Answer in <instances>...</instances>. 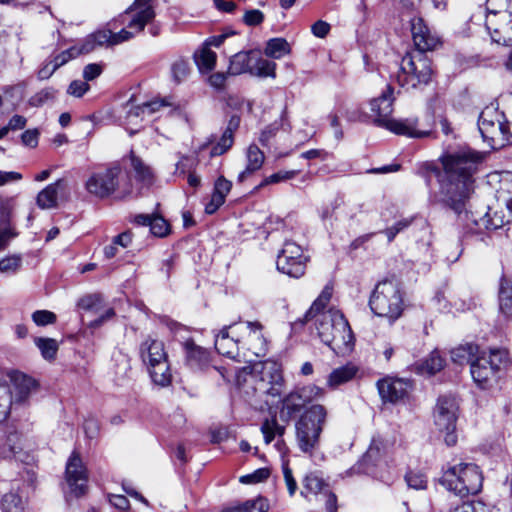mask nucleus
Instances as JSON below:
<instances>
[{
    "label": "nucleus",
    "instance_id": "f704fd0d",
    "mask_svg": "<svg viewBox=\"0 0 512 512\" xmlns=\"http://www.w3.org/2000/svg\"><path fill=\"white\" fill-rule=\"evenodd\" d=\"M20 437L15 431H2L0 434V454L3 457H11L20 449Z\"/></svg>",
    "mask_w": 512,
    "mask_h": 512
},
{
    "label": "nucleus",
    "instance_id": "20e7f679",
    "mask_svg": "<svg viewBox=\"0 0 512 512\" xmlns=\"http://www.w3.org/2000/svg\"><path fill=\"white\" fill-rule=\"evenodd\" d=\"M327 418L323 405L315 404L307 408L295 423L298 448L305 454L313 455L320 446V436Z\"/></svg>",
    "mask_w": 512,
    "mask_h": 512
},
{
    "label": "nucleus",
    "instance_id": "b1692460",
    "mask_svg": "<svg viewBox=\"0 0 512 512\" xmlns=\"http://www.w3.org/2000/svg\"><path fill=\"white\" fill-rule=\"evenodd\" d=\"M186 365L194 371H206L210 367L211 356L208 350L197 345L194 340L184 341Z\"/></svg>",
    "mask_w": 512,
    "mask_h": 512
},
{
    "label": "nucleus",
    "instance_id": "aec40b11",
    "mask_svg": "<svg viewBox=\"0 0 512 512\" xmlns=\"http://www.w3.org/2000/svg\"><path fill=\"white\" fill-rule=\"evenodd\" d=\"M471 221L475 224L476 230H496L502 228L512 221V209L501 206L498 201L492 206L488 207V211L479 219L474 217L471 213Z\"/></svg>",
    "mask_w": 512,
    "mask_h": 512
},
{
    "label": "nucleus",
    "instance_id": "e433bc0d",
    "mask_svg": "<svg viewBox=\"0 0 512 512\" xmlns=\"http://www.w3.org/2000/svg\"><path fill=\"white\" fill-rule=\"evenodd\" d=\"M1 509L3 512H27V501L18 493L10 492L3 496Z\"/></svg>",
    "mask_w": 512,
    "mask_h": 512
},
{
    "label": "nucleus",
    "instance_id": "ddd939ff",
    "mask_svg": "<svg viewBox=\"0 0 512 512\" xmlns=\"http://www.w3.org/2000/svg\"><path fill=\"white\" fill-rule=\"evenodd\" d=\"M505 353L501 350H491L489 354L482 352L472 361L470 366L474 382L481 388H486L492 380L496 379L500 365L503 363Z\"/></svg>",
    "mask_w": 512,
    "mask_h": 512
},
{
    "label": "nucleus",
    "instance_id": "a211bd4d",
    "mask_svg": "<svg viewBox=\"0 0 512 512\" xmlns=\"http://www.w3.org/2000/svg\"><path fill=\"white\" fill-rule=\"evenodd\" d=\"M65 479L70 492L80 497L86 493L88 475L78 452H72L66 464Z\"/></svg>",
    "mask_w": 512,
    "mask_h": 512
},
{
    "label": "nucleus",
    "instance_id": "de8ad7c7",
    "mask_svg": "<svg viewBox=\"0 0 512 512\" xmlns=\"http://www.w3.org/2000/svg\"><path fill=\"white\" fill-rule=\"evenodd\" d=\"M102 303L103 299L101 295L92 294L82 297L78 302V306L82 310L97 313L102 308Z\"/></svg>",
    "mask_w": 512,
    "mask_h": 512
},
{
    "label": "nucleus",
    "instance_id": "f257e3e1",
    "mask_svg": "<svg viewBox=\"0 0 512 512\" xmlns=\"http://www.w3.org/2000/svg\"><path fill=\"white\" fill-rule=\"evenodd\" d=\"M483 160V154L470 148H461L446 153L441 157L443 172L438 173L440 184L439 195L435 201L444 204L461 215L466 210V204L474 193V174Z\"/></svg>",
    "mask_w": 512,
    "mask_h": 512
},
{
    "label": "nucleus",
    "instance_id": "0eeeda50",
    "mask_svg": "<svg viewBox=\"0 0 512 512\" xmlns=\"http://www.w3.org/2000/svg\"><path fill=\"white\" fill-rule=\"evenodd\" d=\"M478 128L483 140L492 149H501L512 144V124L493 106L482 110L478 119Z\"/></svg>",
    "mask_w": 512,
    "mask_h": 512
},
{
    "label": "nucleus",
    "instance_id": "7c9ffc66",
    "mask_svg": "<svg viewBox=\"0 0 512 512\" xmlns=\"http://www.w3.org/2000/svg\"><path fill=\"white\" fill-rule=\"evenodd\" d=\"M481 353L478 345L466 343L451 350V359L456 364L463 365L464 363H469L471 365L472 361Z\"/></svg>",
    "mask_w": 512,
    "mask_h": 512
},
{
    "label": "nucleus",
    "instance_id": "c756f323",
    "mask_svg": "<svg viewBox=\"0 0 512 512\" xmlns=\"http://www.w3.org/2000/svg\"><path fill=\"white\" fill-rule=\"evenodd\" d=\"M254 50L240 51L230 58L228 73L231 75H240L249 73L252 67Z\"/></svg>",
    "mask_w": 512,
    "mask_h": 512
},
{
    "label": "nucleus",
    "instance_id": "09e8293b",
    "mask_svg": "<svg viewBox=\"0 0 512 512\" xmlns=\"http://www.w3.org/2000/svg\"><path fill=\"white\" fill-rule=\"evenodd\" d=\"M11 410V395L10 389L4 384L0 383V423L6 420Z\"/></svg>",
    "mask_w": 512,
    "mask_h": 512
},
{
    "label": "nucleus",
    "instance_id": "c03bdc74",
    "mask_svg": "<svg viewBox=\"0 0 512 512\" xmlns=\"http://www.w3.org/2000/svg\"><path fill=\"white\" fill-rule=\"evenodd\" d=\"M168 103L165 100H152L150 102L143 103L130 110L128 116H140V115H151L158 111L161 107L167 106Z\"/></svg>",
    "mask_w": 512,
    "mask_h": 512
},
{
    "label": "nucleus",
    "instance_id": "4468645a",
    "mask_svg": "<svg viewBox=\"0 0 512 512\" xmlns=\"http://www.w3.org/2000/svg\"><path fill=\"white\" fill-rule=\"evenodd\" d=\"M309 258L300 245L293 241H286L277 257L279 272L292 278H300L305 274Z\"/></svg>",
    "mask_w": 512,
    "mask_h": 512
},
{
    "label": "nucleus",
    "instance_id": "412c9836",
    "mask_svg": "<svg viewBox=\"0 0 512 512\" xmlns=\"http://www.w3.org/2000/svg\"><path fill=\"white\" fill-rule=\"evenodd\" d=\"M410 24L412 39L416 47L415 51L426 52L436 48L439 44V38L426 25L423 18L413 17Z\"/></svg>",
    "mask_w": 512,
    "mask_h": 512
},
{
    "label": "nucleus",
    "instance_id": "603ef678",
    "mask_svg": "<svg viewBox=\"0 0 512 512\" xmlns=\"http://www.w3.org/2000/svg\"><path fill=\"white\" fill-rule=\"evenodd\" d=\"M233 136L229 132H223L222 137L211 149V156H220L227 152L233 145Z\"/></svg>",
    "mask_w": 512,
    "mask_h": 512
},
{
    "label": "nucleus",
    "instance_id": "a878e982",
    "mask_svg": "<svg viewBox=\"0 0 512 512\" xmlns=\"http://www.w3.org/2000/svg\"><path fill=\"white\" fill-rule=\"evenodd\" d=\"M377 387L383 401L396 403L406 396L409 383L403 379L385 378L378 381Z\"/></svg>",
    "mask_w": 512,
    "mask_h": 512
},
{
    "label": "nucleus",
    "instance_id": "1a4fd4ad",
    "mask_svg": "<svg viewBox=\"0 0 512 512\" xmlns=\"http://www.w3.org/2000/svg\"><path fill=\"white\" fill-rule=\"evenodd\" d=\"M140 356L153 382L162 387L171 383L172 374L164 343L148 338L140 345Z\"/></svg>",
    "mask_w": 512,
    "mask_h": 512
},
{
    "label": "nucleus",
    "instance_id": "f8f14e48",
    "mask_svg": "<svg viewBox=\"0 0 512 512\" xmlns=\"http://www.w3.org/2000/svg\"><path fill=\"white\" fill-rule=\"evenodd\" d=\"M458 410V403L452 396L439 397L434 409V424L444 434V441L448 446H454L457 442L455 431Z\"/></svg>",
    "mask_w": 512,
    "mask_h": 512
},
{
    "label": "nucleus",
    "instance_id": "393cba45",
    "mask_svg": "<svg viewBox=\"0 0 512 512\" xmlns=\"http://www.w3.org/2000/svg\"><path fill=\"white\" fill-rule=\"evenodd\" d=\"M152 0H135L133 5L126 11L131 15L129 27L136 31H143L147 23L155 17Z\"/></svg>",
    "mask_w": 512,
    "mask_h": 512
},
{
    "label": "nucleus",
    "instance_id": "5fc2aeb1",
    "mask_svg": "<svg viewBox=\"0 0 512 512\" xmlns=\"http://www.w3.org/2000/svg\"><path fill=\"white\" fill-rule=\"evenodd\" d=\"M32 320L37 326H46L56 322V315L48 310H37L32 314Z\"/></svg>",
    "mask_w": 512,
    "mask_h": 512
},
{
    "label": "nucleus",
    "instance_id": "4c0bfd02",
    "mask_svg": "<svg viewBox=\"0 0 512 512\" xmlns=\"http://www.w3.org/2000/svg\"><path fill=\"white\" fill-rule=\"evenodd\" d=\"M130 159L133 170L136 173V178L144 185L150 186L154 179L152 169L133 153L131 154Z\"/></svg>",
    "mask_w": 512,
    "mask_h": 512
},
{
    "label": "nucleus",
    "instance_id": "58836bf2",
    "mask_svg": "<svg viewBox=\"0 0 512 512\" xmlns=\"http://www.w3.org/2000/svg\"><path fill=\"white\" fill-rule=\"evenodd\" d=\"M269 505L263 497L247 500L241 505L228 508L223 512H267Z\"/></svg>",
    "mask_w": 512,
    "mask_h": 512
},
{
    "label": "nucleus",
    "instance_id": "9d476101",
    "mask_svg": "<svg viewBox=\"0 0 512 512\" xmlns=\"http://www.w3.org/2000/svg\"><path fill=\"white\" fill-rule=\"evenodd\" d=\"M369 305L377 316L397 319L403 310L402 295L397 283L388 280L378 283Z\"/></svg>",
    "mask_w": 512,
    "mask_h": 512
},
{
    "label": "nucleus",
    "instance_id": "8fccbe9b",
    "mask_svg": "<svg viewBox=\"0 0 512 512\" xmlns=\"http://www.w3.org/2000/svg\"><path fill=\"white\" fill-rule=\"evenodd\" d=\"M190 72L189 63L184 59L176 60L171 66L172 78L176 83L184 81Z\"/></svg>",
    "mask_w": 512,
    "mask_h": 512
},
{
    "label": "nucleus",
    "instance_id": "a18cd8bd",
    "mask_svg": "<svg viewBox=\"0 0 512 512\" xmlns=\"http://www.w3.org/2000/svg\"><path fill=\"white\" fill-rule=\"evenodd\" d=\"M261 432L263 433L266 444L272 442L276 434L282 435L284 428L281 427L275 418L266 419L261 425Z\"/></svg>",
    "mask_w": 512,
    "mask_h": 512
},
{
    "label": "nucleus",
    "instance_id": "7ed1b4c3",
    "mask_svg": "<svg viewBox=\"0 0 512 512\" xmlns=\"http://www.w3.org/2000/svg\"><path fill=\"white\" fill-rule=\"evenodd\" d=\"M393 88L388 85L383 93L370 101V109L375 116L374 122L378 126L385 127L395 134L412 138H423L429 135L428 131L418 130L415 120H395L390 116L393 112Z\"/></svg>",
    "mask_w": 512,
    "mask_h": 512
},
{
    "label": "nucleus",
    "instance_id": "79ce46f5",
    "mask_svg": "<svg viewBox=\"0 0 512 512\" xmlns=\"http://www.w3.org/2000/svg\"><path fill=\"white\" fill-rule=\"evenodd\" d=\"M326 486L327 484L324 482L323 478L317 473L312 472L305 476L303 480L304 491H302L301 494L304 495L306 491L317 495L318 493H321Z\"/></svg>",
    "mask_w": 512,
    "mask_h": 512
},
{
    "label": "nucleus",
    "instance_id": "338daca9",
    "mask_svg": "<svg viewBox=\"0 0 512 512\" xmlns=\"http://www.w3.org/2000/svg\"><path fill=\"white\" fill-rule=\"evenodd\" d=\"M13 237H15V233L10 223L0 226V251L7 247Z\"/></svg>",
    "mask_w": 512,
    "mask_h": 512
},
{
    "label": "nucleus",
    "instance_id": "5701e85b",
    "mask_svg": "<svg viewBox=\"0 0 512 512\" xmlns=\"http://www.w3.org/2000/svg\"><path fill=\"white\" fill-rule=\"evenodd\" d=\"M247 336L243 338V347L255 356H264L267 351V341L263 335V326L258 321H247L244 324Z\"/></svg>",
    "mask_w": 512,
    "mask_h": 512
},
{
    "label": "nucleus",
    "instance_id": "4be33fe9",
    "mask_svg": "<svg viewBox=\"0 0 512 512\" xmlns=\"http://www.w3.org/2000/svg\"><path fill=\"white\" fill-rule=\"evenodd\" d=\"M238 330L239 328L235 323L224 326L220 330L215 337V349L218 353L230 358L238 356L239 344L243 345V340L235 337L238 335Z\"/></svg>",
    "mask_w": 512,
    "mask_h": 512
},
{
    "label": "nucleus",
    "instance_id": "6e6d98bb",
    "mask_svg": "<svg viewBox=\"0 0 512 512\" xmlns=\"http://www.w3.org/2000/svg\"><path fill=\"white\" fill-rule=\"evenodd\" d=\"M13 207L12 198H0V226L10 223Z\"/></svg>",
    "mask_w": 512,
    "mask_h": 512
},
{
    "label": "nucleus",
    "instance_id": "2f4dec72",
    "mask_svg": "<svg viewBox=\"0 0 512 512\" xmlns=\"http://www.w3.org/2000/svg\"><path fill=\"white\" fill-rule=\"evenodd\" d=\"M496 200L501 206L512 209V173L505 172L501 175L499 188L496 191Z\"/></svg>",
    "mask_w": 512,
    "mask_h": 512
},
{
    "label": "nucleus",
    "instance_id": "864d4df0",
    "mask_svg": "<svg viewBox=\"0 0 512 512\" xmlns=\"http://www.w3.org/2000/svg\"><path fill=\"white\" fill-rule=\"evenodd\" d=\"M149 227L151 233L157 237H164L169 232V225L161 216H152Z\"/></svg>",
    "mask_w": 512,
    "mask_h": 512
},
{
    "label": "nucleus",
    "instance_id": "49530a36",
    "mask_svg": "<svg viewBox=\"0 0 512 512\" xmlns=\"http://www.w3.org/2000/svg\"><path fill=\"white\" fill-rule=\"evenodd\" d=\"M21 265V255H10L0 260V272L4 274H14L20 269Z\"/></svg>",
    "mask_w": 512,
    "mask_h": 512
},
{
    "label": "nucleus",
    "instance_id": "bb28decb",
    "mask_svg": "<svg viewBox=\"0 0 512 512\" xmlns=\"http://www.w3.org/2000/svg\"><path fill=\"white\" fill-rule=\"evenodd\" d=\"M64 187L65 181L62 179L46 186L36 197L37 206L41 209H52L57 207L58 193Z\"/></svg>",
    "mask_w": 512,
    "mask_h": 512
},
{
    "label": "nucleus",
    "instance_id": "9b49d317",
    "mask_svg": "<svg viewBox=\"0 0 512 512\" xmlns=\"http://www.w3.org/2000/svg\"><path fill=\"white\" fill-rule=\"evenodd\" d=\"M124 175L118 164L93 171L85 182L87 192L104 199L112 195L120 186Z\"/></svg>",
    "mask_w": 512,
    "mask_h": 512
},
{
    "label": "nucleus",
    "instance_id": "dca6fc26",
    "mask_svg": "<svg viewBox=\"0 0 512 512\" xmlns=\"http://www.w3.org/2000/svg\"><path fill=\"white\" fill-rule=\"evenodd\" d=\"M394 442L382 436H375L359 463V470L383 478L376 469L387 465L386 457L391 451Z\"/></svg>",
    "mask_w": 512,
    "mask_h": 512
},
{
    "label": "nucleus",
    "instance_id": "774afa93",
    "mask_svg": "<svg viewBox=\"0 0 512 512\" xmlns=\"http://www.w3.org/2000/svg\"><path fill=\"white\" fill-rule=\"evenodd\" d=\"M103 71V67L102 65L100 64H97V63H91V64H88L84 67V70H83V78L86 80V81H92L94 80L95 78H97L98 76H100V74L102 73Z\"/></svg>",
    "mask_w": 512,
    "mask_h": 512
},
{
    "label": "nucleus",
    "instance_id": "ea45409f",
    "mask_svg": "<svg viewBox=\"0 0 512 512\" xmlns=\"http://www.w3.org/2000/svg\"><path fill=\"white\" fill-rule=\"evenodd\" d=\"M445 360L439 354L438 351H433L425 361L419 365L418 370L420 373L434 375L435 373L442 370L444 367Z\"/></svg>",
    "mask_w": 512,
    "mask_h": 512
},
{
    "label": "nucleus",
    "instance_id": "cd10ccee",
    "mask_svg": "<svg viewBox=\"0 0 512 512\" xmlns=\"http://www.w3.org/2000/svg\"><path fill=\"white\" fill-rule=\"evenodd\" d=\"M246 158V168L238 175V182L240 183L244 182L245 179L252 175L255 171H258L262 167L265 160L264 153L259 149L258 146L254 144L247 148Z\"/></svg>",
    "mask_w": 512,
    "mask_h": 512
},
{
    "label": "nucleus",
    "instance_id": "c9c22d12",
    "mask_svg": "<svg viewBox=\"0 0 512 512\" xmlns=\"http://www.w3.org/2000/svg\"><path fill=\"white\" fill-rule=\"evenodd\" d=\"M264 53L267 57L280 59L291 53V46L284 38H272L268 40Z\"/></svg>",
    "mask_w": 512,
    "mask_h": 512
},
{
    "label": "nucleus",
    "instance_id": "39448f33",
    "mask_svg": "<svg viewBox=\"0 0 512 512\" xmlns=\"http://www.w3.org/2000/svg\"><path fill=\"white\" fill-rule=\"evenodd\" d=\"M431 60L422 51H413L403 56L397 71L392 75L396 82L409 90L427 85L432 78Z\"/></svg>",
    "mask_w": 512,
    "mask_h": 512
},
{
    "label": "nucleus",
    "instance_id": "473e14b6",
    "mask_svg": "<svg viewBox=\"0 0 512 512\" xmlns=\"http://www.w3.org/2000/svg\"><path fill=\"white\" fill-rule=\"evenodd\" d=\"M276 64L265 58H262L258 52L254 51L252 67L250 75L257 77H272L275 78Z\"/></svg>",
    "mask_w": 512,
    "mask_h": 512
},
{
    "label": "nucleus",
    "instance_id": "bf43d9fd",
    "mask_svg": "<svg viewBox=\"0 0 512 512\" xmlns=\"http://www.w3.org/2000/svg\"><path fill=\"white\" fill-rule=\"evenodd\" d=\"M264 14L258 9L246 10L243 15V22L247 26H257L264 21Z\"/></svg>",
    "mask_w": 512,
    "mask_h": 512
},
{
    "label": "nucleus",
    "instance_id": "69168bd1",
    "mask_svg": "<svg viewBox=\"0 0 512 512\" xmlns=\"http://www.w3.org/2000/svg\"><path fill=\"white\" fill-rule=\"evenodd\" d=\"M231 187L232 183L229 180L224 177H219L215 182L213 194L225 199L227 194L230 192Z\"/></svg>",
    "mask_w": 512,
    "mask_h": 512
},
{
    "label": "nucleus",
    "instance_id": "052dcab7",
    "mask_svg": "<svg viewBox=\"0 0 512 512\" xmlns=\"http://www.w3.org/2000/svg\"><path fill=\"white\" fill-rule=\"evenodd\" d=\"M91 37L95 40L96 44L99 47L102 46H113L112 45V37H111V30L110 29H103L98 30L92 34H90Z\"/></svg>",
    "mask_w": 512,
    "mask_h": 512
},
{
    "label": "nucleus",
    "instance_id": "72a5a7b5",
    "mask_svg": "<svg viewBox=\"0 0 512 512\" xmlns=\"http://www.w3.org/2000/svg\"><path fill=\"white\" fill-rule=\"evenodd\" d=\"M499 308L505 317H512V279L503 278L501 280Z\"/></svg>",
    "mask_w": 512,
    "mask_h": 512
},
{
    "label": "nucleus",
    "instance_id": "0e129e2a",
    "mask_svg": "<svg viewBox=\"0 0 512 512\" xmlns=\"http://www.w3.org/2000/svg\"><path fill=\"white\" fill-rule=\"evenodd\" d=\"M77 56H79L78 46H73L55 56L53 60L58 65V67H61L62 65L66 64L69 60Z\"/></svg>",
    "mask_w": 512,
    "mask_h": 512
},
{
    "label": "nucleus",
    "instance_id": "6e6552de",
    "mask_svg": "<svg viewBox=\"0 0 512 512\" xmlns=\"http://www.w3.org/2000/svg\"><path fill=\"white\" fill-rule=\"evenodd\" d=\"M442 484L460 497L481 491L483 475L474 463H459L449 467L442 475Z\"/></svg>",
    "mask_w": 512,
    "mask_h": 512
},
{
    "label": "nucleus",
    "instance_id": "423d86ee",
    "mask_svg": "<svg viewBox=\"0 0 512 512\" xmlns=\"http://www.w3.org/2000/svg\"><path fill=\"white\" fill-rule=\"evenodd\" d=\"M485 26L492 41L512 46V0H487Z\"/></svg>",
    "mask_w": 512,
    "mask_h": 512
},
{
    "label": "nucleus",
    "instance_id": "680f3d73",
    "mask_svg": "<svg viewBox=\"0 0 512 512\" xmlns=\"http://www.w3.org/2000/svg\"><path fill=\"white\" fill-rule=\"evenodd\" d=\"M89 84L86 81L74 80L68 87V94L75 97H82L88 90Z\"/></svg>",
    "mask_w": 512,
    "mask_h": 512
},
{
    "label": "nucleus",
    "instance_id": "13d9d810",
    "mask_svg": "<svg viewBox=\"0 0 512 512\" xmlns=\"http://www.w3.org/2000/svg\"><path fill=\"white\" fill-rule=\"evenodd\" d=\"M406 482L409 487L416 490L425 489L427 486V479L421 473L409 472L406 475Z\"/></svg>",
    "mask_w": 512,
    "mask_h": 512
},
{
    "label": "nucleus",
    "instance_id": "2eb2a0df",
    "mask_svg": "<svg viewBox=\"0 0 512 512\" xmlns=\"http://www.w3.org/2000/svg\"><path fill=\"white\" fill-rule=\"evenodd\" d=\"M324 396V390L316 385L309 384L291 391L282 400L280 411L283 419L289 420L302 411L308 404Z\"/></svg>",
    "mask_w": 512,
    "mask_h": 512
},
{
    "label": "nucleus",
    "instance_id": "e2e57ef3",
    "mask_svg": "<svg viewBox=\"0 0 512 512\" xmlns=\"http://www.w3.org/2000/svg\"><path fill=\"white\" fill-rule=\"evenodd\" d=\"M411 224V220L402 219L395 223L393 226L387 228L384 233L387 236L389 242L393 241L398 233L406 229Z\"/></svg>",
    "mask_w": 512,
    "mask_h": 512
},
{
    "label": "nucleus",
    "instance_id": "6ab92c4d",
    "mask_svg": "<svg viewBox=\"0 0 512 512\" xmlns=\"http://www.w3.org/2000/svg\"><path fill=\"white\" fill-rule=\"evenodd\" d=\"M10 385L5 384L10 389L11 409L17 405L25 404L30 395L36 391L37 382L30 376L19 371H11L8 374Z\"/></svg>",
    "mask_w": 512,
    "mask_h": 512
},
{
    "label": "nucleus",
    "instance_id": "f3484780",
    "mask_svg": "<svg viewBox=\"0 0 512 512\" xmlns=\"http://www.w3.org/2000/svg\"><path fill=\"white\" fill-rule=\"evenodd\" d=\"M284 386L280 366L275 362L262 364L259 375L255 380L254 389L260 395L270 397L272 401L279 399Z\"/></svg>",
    "mask_w": 512,
    "mask_h": 512
},
{
    "label": "nucleus",
    "instance_id": "a19ab883",
    "mask_svg": "<svg viewBox=\"0 0 512 512\" xmlns=\"http://www.w3.org/2000/svg\"><path fill=\"white\" fill-rule=\"evenodd\" d=\"M216 53L207 46L203 47L198 54L195 55L196 64L201 72L211 71L216 64Z\"/></svg>",
    "mask_w": 512,
    "mask_h": 512
},
{
    "label": "nucleus",
    "instance_id": "3c124183",
    "mask_svg": "<svg viewBox=\"0 0 512 512\" xmlns=\"http://www.w3.org/2000/svg\"><path fill=\"white\" fill-rule=\"evenodd\" d=\"M297 175V171L295 170H289V171H285V170H281V171H278L266 178H264V180L259 184V186L257 187L258 188H262L266 185H270V184H276V183H279V182H283V181H287V180H290V179H293L295 176Z\"/></svg>",
    "mask_w": 512,
    "mask_h": 512
},
{
    "label": "nucleus",
    "instance_id": "f03ea898",
    "mask_svg": "<svg viewBox=\"0 0 512 512\" xmlns=\"http://www.w3.org/2000/svg\"><path fill=\"white\" fill-rule=\"evenodd\" d=\"M331 297L332 288L324 287L306 312L303 323L315 319V326L321 341L337 355H345L353 349L354 336L348 321L339 310L324 311Z\"/></svg>",
    "mask_w": 512,
    "mask_h": 512
},
{
    "label": "nucleus",
    "instance_id": "37998d69",
    "mask_svg": "<svg viewBox=\"0 0 512 512\" xmlns=\"http://www.w3.org/2000/svg\"><path fill=\"white\" fill-rule=\"evenodd\" d=\"M35 345L39 348L41 351L42 356L47 359L51 360L54 359L56 356V353L58 351V344L56 340L52 338H35Z\"/></svg>",
    "mask_w": 512,
    "mask_h": 512
},
{
    "label": "nucleus",
    "instance_id": "c85d7f7f",
    "mask_svg": "<svg viewBox=\"0 0 512 512\" xmlns=\"http://www.w3.org/2000/svg\"><path fill=\"white\" fill-rule=\"evenodd\" d=\"M357 373L358 367L352 363L335 368L328 376L327 385L328 387L335 389L353 380Z\"/></svg>",
    "mask_w": 512,
    "mask_h": 512
},
{
    "label": "nucleus",
    "instance_id": "4d7b16f0",
    "mask_svg": "<svg viewBox=\"0 0 512 512\" xmlns=\"http://www.w3.org/2000/svg\"><path fill=\"white\" fill-rule=\"evenodd\" d=\"M270 475V472L267 468H260L254 471L251 474H247L241 476L240 482L244 484H254L259 483L266 480Z\"/></svg>",
    "mask_w": 512,
    "mask_h": 512
}]
</instances>
